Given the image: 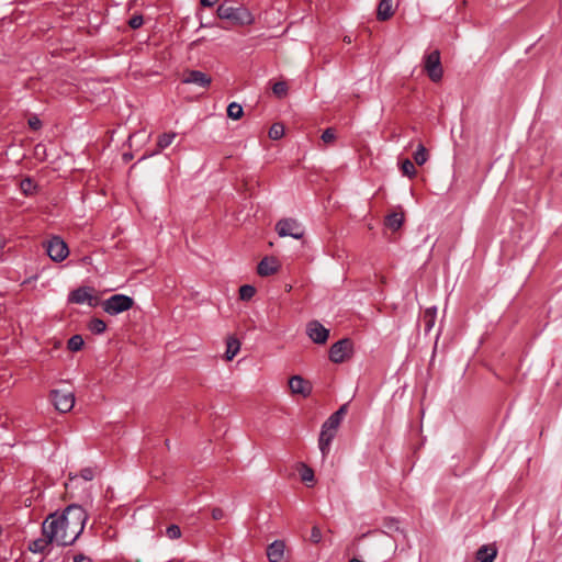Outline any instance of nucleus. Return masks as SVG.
Here are the masks:
<instances>
[{"label":"nucleus","mask_w":562,"mask_h":562,"mask_svg":"<svg viewBox=\"0 0 562 562\" xmlns=\"http://www.w3.org/2000/svg\"><path fill=\"white\" fill-rule=\"evenodd\" d=\"M428 159L427 149L423 144L417 146L416 151L414 153V160L418 166H423Z\"/></svg>","instance_id":"24"},{"label":"nucleus","mask_w":562,"mask_h":562,"mask_svg":"<svg viewBox=\"0 0 562 562\" xmlns=\"http://www.w3.org/2000/svg\"><path fill=\"white\" fill-rule=\"evenodd\" d=\"M48 257L55 262L64 261L69 255L66 241L59 236L50 237L44 245Z\"/></svg>","instance_id":"7"},{"label":"nucleus","mask_w":562,"mask_h":562,"mask_svg":"<svg viewBox=\"0 0 562 562\" xmlns=\"http://www.w3.org/2000/svg\"><path fill=\"white\" fill-rule=\"evenodd\" d=\"M279 269V263L273 257H265L257 267V272L261 277H268L276 273Z\"/></svg>","instance_id":"15"},{"label":"nucleus","mask_w":562,"mask_h":562,"mask_svg":"<svg viewBox=\"0 0 562 562\" xmlns=\"http://www.w3.org/2000/svg\"><path fill=\"white\" fill-rule=\"evenodd\" d=\"M353 352V342L349 338H342L331 345L329 349V359L334 363H342L351 358Z\"/></svg>","instance_id":"8"},{"label":"nucleus","mask_w":562,"mask_h":562,"mask_svg":"<svg viewBox=\"0 0 562 562\" xmlns=\"http://www.w3.org/2000/svg\"><path fill=\"white\" fill-rule=\"evenodd\" d=\"M394 14L392 8V0H380L378 10H376V19L379 21H386L391 19Z\"/></svg>","instance_id":"17"},{"label":"nucleus","mask_w":562,"mask_h":562,"mask_svg":"<svg viewBox=\"0 0 562 562\" xmlns=\"http://www.w3.org/2000/svg\"><path fill=\"white\" fill-rule=\"evenodd\" d=\"M310 540L313 543H318L322 540V531L318 527L314 526L311 531Z\"/></svg>","instance_id":"39"},{"label":"nucleus","mask_w":562,"mask_h":562,"mask_svg":"<svg viewBox=\"0 0 562 562\" xmlns=\"http://www.w3.org/2000/svg\"><path fill=\"white\" fill-rule=\"evenodd\" d=\"M240 349V342L238 339L234 337H228L226 340V351H225V358L227 361H231L234 359V357L238 353Z\"/></svg>","instance_id":"20"},{"label":"nucleus","mask_w":562,"mask_h":562,"mask_svg":"<svg viewBox=\"0 0 562 562\" xmlns=\"http://www.w3.org/2000/svg\"><path fill=\"white\" fill-rule=\"evenodd\" d=\"M272 91L278 98H283L288 92V85L284 81H278L272 86Z\"/></svg>","instance_id":"32"},{"label":"nucleus","mask_w":562,"mask_h":562,"mask_svg":"<svg viewBox=\"0 0 562 562\" xmlns=\"http://www.w3.org/2000/svg\"><path fill=\"white\" fill-rule=\"evenodd\" d=\"M69 303L75 304H83L88 303L90 306H93V295L92 289L88 286H81L70 292L68 296Z\"/></svg>","instance_id":"12"},{"label":"nucleus","mask_w":562,"mask_h":562,"mask_svg":"<svg viewBox=\"0 0 562 562\" xmlns=\"http://www.w3.org/2000/svg\"><path fill=\"white\" fill-rule=\"evenodd\" d=\"M300 475H301V480L304 482V483H312L314 482V471L305 465V464H302V468L300 470Z\"/></svg>","instance_id":"31"},{"label":"nucleus","mask_w":562,"mask_h":562,"mask_svg":"<svg viewBox=\"0 0 562 562\" xmlns=\"http://www.w3.org/2000/svg\"><path fill=\"white\" fill-rule=\"evenodd\" d=\"M256 289L252 285L244 284L239 288V296L244 301H248L254 297Z\"/></svg>","instance_id":"30"},{"label":"nucleus","mask_w":562,"mask_h":562,"mask_svg":"<svg viewBox=\"0 0 562 562\" xmlns=\"http://www.w3.org/2000/svg\"><path fill=\"white\" fill-rule=\"evenodd\" d=\"M217 16L222 20H229L236 24L248 25L254 22L250 11L244 7H233L223 2L217 7Z\"/></svg>","instance_id":"2"},{"label":"nucleus","mask_w":562,"mask_h":562,"mask_svg":"<svg viewBox=\"0 0 562 562\" xmlns=\"http://www.w3.org/2000/svg\"><path fill=\"white\" fill-rule=\"evenodd\" d=\"M321 138H322V140H323L324 143H331V142H334V140H335V138H336L335 130H334V128H331V127L326 128V130L323 132V134H322Z\"/></svg>","instance_id":"35"},{"label":"nucleus","mask_w":562,"mask_h":562,"mask_svg":"<svg viewBox=\"0 0 562 562\" xmlns=\"http://www.w3.org/2000/svg\"><path fill=\"white\" fill-rule=\"evenodd\" d=\"M285 544L282 540H274L267 548V557L270 562H281L284 557Z\"/></svg>","instance_id":"16"},{"label":"nucleus","mask_w":562,"mask_h":562,"mask_svg":"<svg viewBox=\"0 0 562 562\" xmlns=\"http://www.w3.org/2000/svg\"><path fill=\"white\" fill-rule=\"evenodd\" d=\"M27 124L33 131H38L42 127V121L36 115H32L27 120Z\"/></svg>","instance_id":"37"},{"label":"nucleus","mask_w":562,"mask_h":562,"mask_svg":"<svg viewBox=\"0 0 562 562\" xmlns=\"http://www.w3.org/2000/svg\"><path fill=\"white\" fill-rule=\"evenodd\" d=\"M244 114L243 106L237 102H232L227 106V116L232 120H239Z\"/></svg>","instance_id":"23"},{"label":"nucleus","mask_w":562,"mask_h":562,"mask_svg":"<svg viewBox=\"0 0 562 562\" xmlns=\"http://www.w3.org/2000/svg\"><path fill=\"white\" fill-rule=\"evenodd\" d=\"M341 423L329 416L322 425V430L318 438V447L323 457H327L330 450V445L336 437L338 427Z\"/></svg>","instance_id":"4"},{"label":"nucleus","mask_w":562,"mask_h":562,"mask_svg":"<svg viewBox=\"0 0 562 562\" xmlns=\"http://www.w3.org/2000/svg\"><path fill=\"white\" fill-rule=\"evenodd\" d=\"M211 514H212V518L214 520H220V519L224 518V516H225L224 510L220 507L213 508Z\"/></svg>","instance_id":"41"},{"label":"nucleus","mask_w":562,"mask_h":562,"mask_svg":"<svg viewBox=\"0 0 562 562\" xmlns=\"http://www.w3.org/2000/svg\"><path fill=\"white\" fill-rule=\"evenodd\" d=\"M276 231L280 237H292L301 239L304 234V227L294 218H282L276 224Z\"/></svg>","instance_id":"9"},{"label":"nucleus","mask_w":562,"mask_h":562,"mask_svg":"<svg viewBox=\"0 0 562 562\" xmlns=\"http://www.w3.org/2000/svg\"><path fill=\"white\" fill-rule=\"evenodd\" d=\"M345 41H346L347 43H350V42H351L349 37H345Z\"/></svg>","instance_id":"44"},{"label":"nucleus","mask_w":562,"mask_h":562,"mask_svg":"<svg viewBox=\"0 0 562 562\" xmlns=\"http://www.w3.org/2000/svg\"><path fill=\"white\" fill-rule=\"evenodd\" d=\"M348 411V404H342L335 413H333L330 416L335 418L336 420L342 422L345 415Z\"/></svg>","instance_id":"36"},{"label":"nucleus","mask_w":562,"mask_h":562,"mask_svg":"<svg viewBox=\"0 0 562 562\" xmlns=\"http://www.w3.org/2000/svg\"><path fill=\"white\" fill-rule=\"evenodd\" d=\"M496 554L497 551L494 547L483 546L476 552V560L479 562H493Z\"/></svg>","instance_id":"19"},{"label":"nucleus","mask_w":562,"mask_h":562,"mask_svg":"<svg viewBox=\"0 0 562 562\" xmlns=\"http://www.w3.org/2000/svg\"><path fill=\"white\" fill-rule=\"evenodd\" d=\"M218 0H201L203 7H213Z\"/></svg>","instance_id":"43"},{"label":"nucleus","mask_w":562,"mask_h":562,"mask_svg":"<svg viewBox=\"0 0 562 562\" xmlns=\"http://www.w3.org/2000/svg\"><path fill=\"white\" fill-rule=\"evenodd\" d=\"M89 329L93 333V334H97V335H100L102 333L105 331L106 329V324L104 323V321L100 319V318H92L90 322H89V325H88Z\"/></svg>","instance_id":"25"},{"label":"nucleus","mask_w":562,"mask_h":562,"mask_svg":"<svg viewBox=\"0 0 562 562\" xmlns=\"http://www.w3.org/2000/svg\"><path fill=\"white\" fill-rule=\"evenodd\" d=\"M401 171L404 176L413 178L416 176L415 165L409 159H404L401 164Z\"/></svg>","instance_id":"26"},{"label":"nucleus","mask_w":562,"mask_h":562,"mask_svg":"<svg viewBox=\"0 0 562 562\" xmlns=\"http://www.w3.org/2000/svg\"><path fill=\"white\" fill-rule=\"evenodd\" d=\"M166 535L169 539H178L181 537V529L178 525H170L166 529Z\"/></svg>","instance_id":"33"},{"label":"nucleus","mask_w":562,"mask_h":562,"mask_svg":"<svg viewBox=\"0 0 562 562\" xmlns=\"http://www.w3.org/2000/svg\"><path fill=\"white\" fill-rule=\"evenodd\" d=\"M437 317V308L436 306H431L425 310L422 322L424 323L425 331L429 333L435 326Z\"/></svg>","instance_id":"18"},{"label":"nucleus","mask_w":562,"mask_h":562,"mask_svg":"<svg viewBox=\"0 0 562 562\" xmlns=\"http://www.w3.org/2000/svg\"><path fill=\"white\" fill-rule=\"evenodd\" d=\"M306 334L315 344L323 345L329 337V330L325 328L318 321H311L306 325Z\"/></svg>","instance_id":"11"},{"label":"nucleus","mask_w":562,"mask_h":562,"mask_svg":"<svg viewBox=\"0 0 562 562\" xmlns=\"http://www.w3.org/2000/svg\"><path fill=\"white\" fill-rule=\"evenodd\" d=\"M289 387L293 394H300L304 397L308 396L312 392L310 382L304 380L301 375H293L289 380Z\"/></svg>","instance_id":"13"},{"label":"nucleus","mask_w":562,"mask_h":562,"mask_svg":"<svg viewBox=\"0 0 562 562\" xmlns=\"http://www.w3.org/2000/svg\"><path fill=\"white\" fill-rule=\"evenodd\" d=\"M183 83H193L202 88H206L211 85L212 79L206 74L200 70H189L184 78L182 79Z\"/></svg>","instance_id":"14"},{"label":"nucleus","mask_w":562,"mask_h":562,"mask_svg":"<svg viewBox=\"0 0 562 562\" xmlns=\"http://www.w3.org/2000/svg\"><path fill=\"white\" fill-rule=\"evenodd\" d=\"M56 522H46L42 525L43 537L30 542L29 550L33 553H43L48 544L56 542L58 544L57 531L55 530Z\"/></svg>","instance_id":"3"},{"label":"nucleus","mask_w":562,"mask_h":562,"mask_svg":"<svg viewBox=\"0 0 562 562\" xmlns=\"http://www.w3.org/2000/svg\"><path fill=\"white\" fill-rule=\"evenodd\" d=\"M404 222V214L403 213H391L385 218V225L391 228L392 231H397L401 228L402 224Z\"/></svg>","instance_id":"21"},{"label":"nucleus","mask_w":562,"mask_h":562,"mask_svg":"<svg viewBox=\"0 0 562 562\" xmlns=\"http://www.w3.org/2000/svg\"><path fill=\"white\" fill-rule=\"evenodd\" d=\"M134 304L131 296L125 294H114L103 302V310L110 315H117L130 310Z\"/></svg>","instance_id":"6"},{"label":"nucleus","mask_w":562,"mask_h":562,"mask_svg":"<svg viewBox=\"0 0 562 562\" xmlns=\"http://www.w3.org/2000/svg\"><path fill=\"white\" fill-rule=\"evenodd\" d=\"M144 23L143 15L135 14L128 20V26L133 30L139 29Z\"/></svg>","instance_id":"34"},{"label":"nucleus","mask_w":562,"mask_h":562,"mask_svg":"<svg viewBox=\"0 0 562 562\" xmlns=\"http://www.w3.org/2000/svg\"><path fill=\"white\" fill-rule=\"evenodd\" d=\"M83 346V339L80 335H74L69 338L67 347L70 351H79Z\"/></svg>","instance_id":"28"},{"label":"nucleus","mask_w":562,"mask_h":562,"mask_svg":"<svg viewBox=\"0 0 562 562\" xmlns=\"http://www.w3.org/2000/svg\"><path fill=\"white\" fill-rule=\"evenodd\" d=\"M384 526H385L390 531H400L398 520H396V519H394V518L386 519V520H385V522H384Z\"/></svg>","instance_id":"40"},{"label":"nucleus","mask_w":562,"mask_h":562,"mask_svg":"<svg viewBox=\"0 0 562 562\" xmlns=\"http://www.w3.org/2000/svg\"><path fill=\"white\" fill-rule=\"evenodd\" d=\"M79 476L82 477L85 481H91L94 477V471L91 468H85L80 470Z\"/></svg>","instance_id":"38"},{"label":"nucleus","mask_w":562,"mask_h":562,"mask_svg":"<svg viewBox=\"0 0 562 562\" xmlns=\"http://www.w3.org/2000/svg\"><path fill=\"white\" fill-rule=\"evenodd\" d=\"M284 135V126L281 123H274L269 130V137L273 140L280 139Z\"/></svg>","instance_id":"29"},{"label":"nucleus","mask_w":562,"mask_h":562,"mask_svg":"<svg viewBox=\"0 0 562 562\" xmlns=\"http://www.w3.org/2000/svg\"><path fill=\"white\" fill-rule=\"evenodd\" d=\"M423 64L424 70L432 82H438L442 79L443 69L441 66L440 52L438 49L425 54Z\"/></svg>","instance_id":"5"},{"label":"nucleus","mask_w":562,"mask_h":562,"mask_svg":"<svg viewBox=\"0 0 562 562\" xmlns=\"http://www.w3.org/2000/svg\"><path fill=\"white\" fill-rule=\"evenodd\" d=\"M20 189L25 195H31L36 190V184L31 178H25L20 183Z\"/></svg>","instance_id":"27"},{"label":"nucleus","mask_w":562,"mask_h":562,"mask_svg":"<svg viewBox=\"0 0 562 562\" xmlns=\"http://www.w3.org/2000/svg\"><path fill=\"white\" fill-rule=\"evenodd\" d=\"M74 562H92V560L83 554H77L74 558Z\"/></svg>","instance_id":"42"},{"label":"nucleus","mask_w":562,"mask_h":562,"mask_svg":"<svg viewBox=\"0 0 562 562\" xmlns=\"http://www.w3.org/2000/svg\"><path fill=\"white\" fill-rule=\"evenodd\" d=\"M88 514L82 506L71 504L58 515L57 513L50 514L45 520L46 522H56L55 530L57 531L58 546L72 544L85 529Z\"/></svg>","instance_id":"1"},{"label":"nucleus","mask_w":562,"mask_h":562,"mask_svg":"<svg viewBox=\"0 0 562 562\" xmlns=\"http://www.w3.org/2000/svg\"><path fill=\"white\" fill-rule=\"evenodd\" d=\"M50 398L56 409L59 411L60 413L69 412L75 405V395L72 392L53 390L50 392Z\"/></svg>","instance_id":"10"},{"label":"nucleus","mask_w":562,"mask_h":562,"mask_svg":"<svg viewBox=\"0 0 562 562\" xmlns=\"http://www.w3.org/2000/svg\"><path fill=\"white\" fill-rule=\"evenodd\" d=\"M176 136H177V133H175V132L161 134L157 140V146H158L159 150H162V149L167 148L168 146H170L171 143L173 142V139L176 138Z\"/></svg>","instance_id":"22"}]
</instances>
